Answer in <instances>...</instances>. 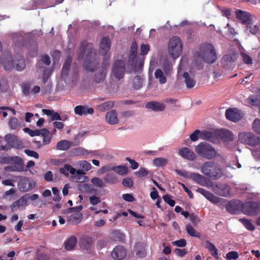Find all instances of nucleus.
Here are the masks:
<instances>
[{"mask_svg": "<svg viewBox=\"0 0 260 260\" xmlns=\"http://www.w3.org/2000/svg\"><path fill=\"white\" fill-rule=\"evenodd\" d=\"M201 172L212 180H217L223 175V171L220 165L214 161L204 163L201 167Z\"/></svg>", "mask_w": 260, "mask_h": 260, "instance_id": "f257e3e1", "label": "nucleus"}, {"mask_svg": "<svg viewBox=\"0 0 260 260\" xmlns=\"http://www.w3.org/2000/svg\"><path fill=\"white\" fill-rule=\"evenodd\" d=\"M4 69L10 71L13 68L18 71H21L25 68V60L23 56H19L14 62L12 56L9 52H5L2 63Z\"/></svg>", "mask_w": 260, "mask_h": 260, "instance_id": "f03ea898", "label": "nucleus"}, {"mask_svg": "<svg viewBox=\"0 0 260 260\" xmlns=\"http://www.w3.org/2000/svg\"><path fill=\"white\" fill-rule=\"evenodd\" d=\"M198 55L204 61L210 64L214 63L217 59L215 49L209 43H204L200 46Z\"/></svg>", "mask_w": 260, "mask_h": 260, "instance_id": "7ed1b4c3", "label": "nucleus"}, {"mask_svg": "<svg viewBox=\"0 0 260 260\" xmlns=\"http://www.w3.org/2000/svg\"><path fill=\"white\" fill-rule=\"evenodd\" d=\"M88 49V54L87 55L84 62V68L87 71L93 72L96 68V64L92 61H88V57L91 56L93 50L92 45L88 43L86 41H83L80 44L79 48V58H83L85 53L86 49Z\"/></svg>", "mask_w": 260, "mask_h": 260, "instance_id": "20e7f679", "label": "nucleus"}, {"mask_svg": "<svg viewBox=\"0 0 260 260\" xmlns=\"http://www.w3.org/2000/svg\"><path fill=\"white\" fill-rule=\"evenodd\" d=\"M195 151L200 156L208 159H212L216 155L215 149L210 144L204 142L195 147Z\"/></svg>", "mask_w": 260, "mask_h": 260, "instance_id": "39448f33", "label": "nucleus"}, {"mask_svg": "<svg viewBox=\"0 0 260 260\" xmlns=\"http://www.w3.org/2000/svg\"><path fill=\"white\" fill-rule=\"evenodd\" d=\"M168 50L170 56L174 58L178 57L182 51L181 40L178 37H173L169 41Z\"/></svg>", "mask_w": 260, "mask_h": 260, "instance_id": "423d86ee", "label": "nucleus"}, {"mask_svg": "<svg viewBox=\"0 0 260 260\" xmlns=\"http://www.w3.org/2000/svg\"><path fill=\"white\" fill-rule=\"evenodd\" d=\"M176 173L184 178H188L192 179L196 183L201 185H205L207 183V179L205 176L200 174L195 173H190L187 171H182L180 170H175Z\"/></svg>", "mask_w": 260, "mask_h": 260, "instance_id": "0eeeda50", "label": "nucleus"}, {"mask_svg": "<svg viewBox=\"0 0 260 260\" xmlns=\"http://www.w3.org/2000/svg\"><path fill=\"white\" fill-rule=\"evenodd\" d=\"M260 213V203L248 201L243 203V213L249 216H255Z\"/></svg>", "mask_w": 260, "mask_h": 260, "instance_id": "6e6552de", "label": "nucleus"}, {"mask_svg": "<svg viewBox=\"0 0 260 260\" xmlns=\"http://www.w3.org/2000/svg\"><path fill=\"white\" fill-rule=\"evenodd\" d=\"M125 73V63L122 60H117L113 64L112 73L118 80L122 79Z\"/></svg>", "mask_w": 260, "mask_h": 260, "instance_id": "1a4fd4ad", "label": "nucleus"}, {"mask_svg": "<svg viewBox=\"0 0 260 260\" xmlns=\"http://www.w3.org/2000/svg\"><path fill=\"white\" fill-rule=\"evenodd\" d=\"M239 137L241 143L249 146H255L260 142L259 138L251 133H240Z\"/></svg>", "mask_w": 260, "mask_h": 260, "instance_id": "9d476101", "label": "nucleus"}, {"mask_svg": "<svg viewBox=\"0 0 260 260\" xmlns=\"http://www.w3.org/2000/svg\"><path fill=\"white\" fill-rule=\"evenodd\" d=\"M243 203L240 200L231 201L227 203L225 208L229 213L237 214L241 212L243 213Z\"/></svg>", "mask_w": 260, "mask_h": 260, "instance_id": "9b49d317", "label": "nucleus"}, {"mask_svg": "<svg viewBox=\"0 0 260 260\" xmlns=\"http://www.w3.org/2000/svg\"><path fill=\"white\" fill-rule=\"evenodd\" d=\"M18 188L21 192H26L34 188L36 183L33 180L26 177H24L18 183Z\"/></svg>", "mask_w": 260, "mask_h": 260, "instance_id": "f8f14e48", "label": "nucleus"}, {"mask_svg": "<svg viewBox=\"0 0 260 260\" xmlns=\"http://www.w3.org/2000/svg\"><path fill=\"white\" fill-rule=\"evenodd\" d=\"M226 119L233 122H238L244 116V114L237 108L228 109L225 111Z\"/></svg>", "mask_w": 260, "mask_h": 260, "instance_id": "ddd939ff", "label": "nucleus"}, {"mask_svg": "<svg viewBox=\"0 0 260 260\" xmlns=\"http://www.w3.org/2000/svg\"><path fill=\"white\" fill-rule=\"evenodd\" d=\"M5 140L8 144L10 148L21 149L23 147V143L16 136L7 134L5 137Z\"/></svg>", "mask_w": 260, "mask_h": 260, "instance_id": "4468645a", "label": "nucleus"}, {"mask_svg": "<svg viewBox=\"0 0 260 260\" xmlns=\"http://www.w3.org/2000/svg\"><path fill=\"white\" fill-rule=\"evenodd\" d=\"M126 254V249L123 246L119 245L113 249L111 255L115 260H122L125 257Z\"/></svg>", "mask_w": 260, "mask_h": 260, "instance_id": "2eb2a0df", "label": "nucleus"}, {"mask_svg": "<svg viewBox=\"0 0 260 260\" xmlns=\"http://www.w3.org/2000/svg\"><path fill=\"white\" fill-rule=\"evenodd\" d=\"M93 242V240L91 237L84 236L80 239L79 244L82 249L88 251L90 253Z\"/></svg>", "mask_w": 260, "mask_h": 260, "instance_id": "dca6fc26", "label": "nucleus"}, {"mask_svg": "<svg viewBox=\"0 0 260 260\" xmlns=\"http://www.w3.org/2000/svg\"><path fill=\"white\" fill-rule=\"evenodd\" d=\"M197 191L204 196L208 200L210 201L213 204H218L221 202V199L214 196L211 192L202 188L197 189Z\"/></svg>", "mask_w": 260, "mask_h": 260, "instance_id": "f3484780", "label": "nucleus"}, {"mask_svg": "<svg viewBox=\"0 0 260 260\" xmlns=\"http://www.w3.org/2000/svg\"><path fill=\"white\" fill-rule=\"evenodd\" d=\"M29 199V194H25L22 197H21L19 200L14 202L10 205V209L12 212H13L14 210L26 206L27 205V202Z\"/></svg>", "mask_w": 260, "mask_h": 260, "instance_id": "a211bd4d", "label": "nucleus"}, {"mask_svg": "<svg viewBox=\"0 0 260 260\" xmlns=\"http://www.w3.org/2000/svg\"><path fill=\"white\" fill-rule=\"evenodd\" d=\"M231 188L226 184H219L215 187V192L219 196L228 197L230 194Z\"/></svg>", "mask_w": 260, "mask_h": 260, "instance_id": "6ab92c4d", "label": "nucleus"}, {"mask_svg": "<svg viewBox=\"0 0 260 260\" xmlns=\"http://www.w3.org/2000/svg\"><path fill=\"white\" fill-rule=\"evenodd\" d=\"M235 14L237 19L241 20L242 23L245 25L252 21L250 14L248 12L237 10L236 11Z\"/></svg>", "mask_w": 260, "mask_h": 260, "instance_id": "aec40b11", "label": "nucleus"}, {"mask_svg": "<svg viewBox=\"0 0 260 260\" xmlns=\"http://www.w3.org/2000/svg\"><path fill=\"white\" fill-rule=\"evenodd\" d=\"M145 107L153 111L161 112L165 109L166 105L162 103L152 101L147 103Z\"/></svg>", "mask_w": 260, "mask_h": 260, "instance_id": "412c9836", "label": "nucleus"}, {"mask_svg": "<svg viewBox=\"0 0 260 260\" xmlns=\"http://www.w3.org/2000/svg\"><path fill=\"white\" fill-rule=\"evenodd\" d=\"M111 46V41L108 37H103L101 41L100 46V53L102 55H106L109 50Z\"/></svg>", "mask_w": 260, "mask_h": 260, "instance_id": "4be33fe9", "label": "nucleus"}, {"mask_svg": "<svg viewBox=\"0 0 260 260\" xmlns=\"http://www.w3.org/2000/svg\"><path fill=\"white\" fill-rule=\"evenodd\" d=\"M8 163H11L15 165L13 171L21 172L23 169V160L22 158L19 156L11 157L9 160Z\"/></svg>", "mask_w": 260, "mask_h": 260, "instance_id": "5701e85b", "label": "nucleus"}, {"mask_svg": "<svg viewBox=\"0 0 260 260\" xmlns=\"http://www.w3.org/2000/svg\"><path fill=\"white\" fill-rule=\"evenodd\" d=\"M178 153L179 155H180L184 159L189 160H193L196 157L195 153L187 147H184L180 149L179 150Z\"/></svg>", "mask_w": 260, "mask_h": 260, "instance_id": "b1692460", "label": "nucleus"}, {"mask_svg": "<svg viewBox=\"0 0 260 260\" xmlns=\"http://www.w3.org/2000/svg\"><path fill=\"white\" fill-rule=\"evenodd\" d=\"M74 111L76 114L79 115L93 114L94 110L91 108H87V106L84 105H79L75 107Z\"/></svg>", "mask_w": 260, "mask_h": 260, "instance_id": "393cba45", "label": "nucleus"}, {"mask_svg": "<svg viewBox=\"0 0 260 260\" xmlns=\"http://www.w3.org/2000/svg\"><path fill=\"white\" fill-rule=\"evenodd\" d=\"M200 138L211 142H214L217 140V135L215 134V130L213 132L203 131L201 132Z\"/></svg>", "mask_w": 260, "mask_h": 260, "instance_id": "a878e982", "label": "nucleus"}, {"mask_svg": "<svg viewBox=\"0 0 260 260\" xmlns=\"http://www.w3.org/2000/svg\"><path fill=\"white\" fill-rule=\"evenodd\" d=\"M215 134L217 135V139L218 137L225 141H230L233 139V134L229 130L215 129Z\"/></svg>", "mask_w": 260, "mask_h": 260, "instance_id": "bb28decb", "label": "nucleus"}, {"mask_svg": "<svg viewBox=\"0 0 260 260\" xmlns=\"http://www.w3.org/2000/svg\"><path fill=\"white\" fill-rule=\"evenodd\" d=\"M9 127L13 130H19L24 125L22 121L19 120L15 117H11L8 121Z\"/></svg>", "mask_w": 260, "mask_h": 260, "instance_id": "cd10ccee", "label": "nucleus"}, {"mask_svg": "<svg viewBox=\"0 0 260 260\" xmlns=\"http://www.w3.org/2000/svg\"><path fill=\"white\" fill-rule=\"evenodd\" d=\"M106 121L110 124H115L118 123L117 112L115 110H112L107 112L106 115Z\"/></svg>", "mask_w": 260, "mask_h": 260, "instance_id": "c85d7f7f", "label": "nucleus"}, {"mask_svg": "<svg viewBox=\"0 0 260 260\" xmlns=\"http://www.w3.org/2000/svg\"><path fill=\"white\" fill-rule=\"evenodd\" d=\"M135 249L137 256L141 258L146 256L145 244L144 243H137L135 246Z\"/></svg>", "mask_w": 260, "mask_h": 260, "instance_id": "c756f323", "label": "nucleus"}, {"mask_svg": "<svg viewBox=\"0 0 260 260\" xmlns=\"http://www.w3.org/2000/svg\"><path fill=\"white\" fill-rule=\"evenodd\" d=\"M205 247L208 250L211 254L215 258H219L218 250L215 246L209 240H206L205 242Z\"/></svg>", "mask_w": 260, "mask_h": 260, "instance_id": "7c9ffc66", "label": "nucleus"}, {"mask_svg": "<svg viewBox=\"0 0 260 260\" xmlns=\"http://www.w3.org/2000/svg\"><path fill=\"white\" fill-rule=\"evenodd\" d=\"M60 172L64 175L65 176L69 175L70 173L72 175H74L76 172L77 174L80 175L81 174V172L79 170L76 171V169L72 167L71 165L66 164L63 168L60 169Z\"/></svg>", "mask_w": 260, "mask_h": 260, "instance_id": "2f4dec72", "label": "nucleus"}, {"mask_svg": "<svg viewBox=\"0 0 260 260\" xmlns=\"http://www.w3.org/2000/svg\"><path fill=\"white\" fill-rule=\"evenodd\" d=\"M83 216L80 213H75L71 215L68 218V222L72 224H78L82 220Z\"/></svg>", "mask_w": 260, "mask_h": 260, "instance_id": "473e14b6", "label": "nucleus"}, {"mask_svg": "<svg viewBox=\"0 0 260 260\" xmlns=\"http://www.w3.org/2000/svg\"><path fill=\"white\" fill-rule=\"evenodd\" d=\"M259 28L257 25L254 24L252 21L246 24L245 32L248 35H256L258 31Z\"/></svg>", "mask_w": 260, "mask_h": 260, "instance_id": "72a5a7b5", "label": "nucleus"}, {"mask_svg": "<svg viewBox=\"0 0 260 260\" xmlns=\"http://www.w3.org/2000/svg\"><path fill=\"white\" fill-rule=\"evenodd\" d=\"M71 62L72 59L70 57H68L64 61L61 71V78L64 79L67 77Z\"/></svg>", "mask_w": 260, "mask_h": 260, "instance_id": "f704fd0d", "label": "nucleus"}, {"mask_svg": "<svg viewBox=\"0 0 260 260\" xmlns=\"http://www.w3.org/2000/svg\"><path fill=\"white\" fill-rule=\"evenodd\" d=\"M77 240L75 236H71L64 242V248L67 250H72L77 244Z\"/></svg>", "mask_w": 260, "mask_h": 260, "instance_id": "c9c22d12", "label": "nucleus"}, {"mask_svg": "<svg viewBox=\"0 0 260 260\" xmlns=\"http://www.w3.org/2000/svg\"><path fill=\"white\" fill-rule=\"evenodd\" d=\"M72 143L67 140H61L57 142L56 149L59 150H67L72 146Z\"/></svg>", "mask_w": 260, "mask_h": 260, "instance_id": "e433bc0d", "label": "nucleus"}, {"mask_svg": "<svg viewBox=\"0 0 260 260\" xmlns=\"http://www.w3.org/2000/svg\"><path fill=\"white\" fill-rule=\"evenodd\" d=\"M183 77L184 78V82L188 88H191L194 86L196 81L189 76L187 72H185L183 73Z\"/></svg>", "mask_w": 260, "mask_h": 260, "instance_id": "4c0bfd02", "label": "nucleus"}, {"mask_svg": "<svg viewBox=\"0 0 260 260\" xmlns=\"http://www.w3.org/2000/svg\"><path fill=\"white\" fill-rule=\"evenodd\" d=\"M42 112L44 114L48 115L51 116V120H61V118L59 114L57 112H54L53 111L50 110L49 109H43Z\"/></svg>", "mask_w": 260, "mask_h": 260, "instance_id": "58836bf2", "label": "nucleus"}, {"mask_svg": "<svg viewBox=\"0 0 260 260\" xmlns=\"http://www.w3.org/2000/svg\"><path fill=\"white\" fill-rule=\"evenodd\" d=\"M112 170L121 176H124L128 172V168L125 166H115L113 167Z\"/></svg>", "mask_w": 260, "mask_h": 260, "instance_id": "ea45409f", "label": "nucleus"}, {"mask_svg": "<svg viewBox=\"0 0 260 260\" xmlns=\"http://www.w3.org/2000/svg\"><path fill=\"white\" fill-rule=\"evenodd\" d=\"M154 77L156 79H158L160 84H164L167 82V78L164 76L161 70L156 69L154 72Z\"/></svg>", "mask_w": 260, "mask_h": 260, "instance_id": "a19ab883", "label": "nucleus"}, {"mask_svg": "<svg viewBox=\"0 0 260 260\" xmlns=\"http://www.w3.org/2000/svg\"><path fill=\"white\" fill-rule=\"evenodd\" d=\"M185 229L187 234L191 237H194L198 238L200 237V233L196 231L189 223L186 225Z\"/></svg>", "mask_w": 260, "mask_h": 260, "instance_id": "79ce46f5", "label": "nucleus"}, {"mask_svg": "<svg viewBox=\"0 0 260 260\" xmlns=\"http://www.w3.org/2000/svg\"><path fill=\"white\" fill-rule=\"evenodd\" d=\"M168 162L167 159L163 157L155 158L153 160V164L156 167L165 166Z\"/></svg>", "mask_w": 260, "mask_h": 260, "instance_id": "37998d69", "label": "nucleus"}, {"mask_svg": "<svg viewBox=\"0 0 260 260\" xmlns=\"http://www.w3.org/2000/svg\"><path fill=\"white\" fill-rule=\"evenodd\" d=\"M142 82L140 76H135L133 80V87L135 89H139L142 86Z\"/></svg>", "mask_w": 260, "mask_h": 260, "instance_id": "c03bdc74", "label": "nucleus"}, {"mask_svg": "<svg viewBox=\"0 0 260 260\" xmlns=\"http://www.w3.org/2000/svg\"><path fill=\"white\" fill-rule=\"evenodd\" d=\"M105 181L110 184H115L117 181V179L115 174L108 173L104 178Z\"/></svg>", "mask_w": 260, "mask_h": 260, "instance_id": "a18cd8bd", "label": "nucleus"}, {"mask_svg": "<svg viewBox=\"0 0 260 260\" xmlns=\"http://www.w3.org/2000/svg\"><path fill=\"white\" fill-rule=\"evenodd\" d=\"M106 76V72L104 69H102V71H100V72H98L95 75L94 81L96 83H101L103 82Z\"/></svg>", "mask_w": 260, "mask_h": 260, "instance_id": "49530a36", "label": "nucleus"}, {"mask_svg": "<svg viewBox=\"0 0 260 260\" xmlns=\"http://www.w3.org/2000/svg\"><path fill=\"white\" fill-rule=\"evenodd\" d=\"M112 236L114 241H122L125 238L124 235L118 230L114 231L112 233Z\"/></svg>", "mask_w": 260, "mask_h": 260, "instance_id": "de8ad7c7", "label": "nucleus"}, {"mask_svg": "<svg viewBox=\"0 0 260 260\" xmlns=\"http://www.w3.org/2000/svg\"><path fill=\"white\" fill-rule=\"evenodd\" d=\"M91 182L95 187L99 188H103L105 186V184L103 180L98 177H94L91 179Z\"/></svg>", "mask_w": 260, "mask_h": 260, "instance_id": "09e8293b", "label": "nucleus"}, {"mask_svg": "<svg viewBox=\"0 0 260 260\" xmlns=\"http://www.w3.org/2000/svg\"><path fill=\"white\" fill-rule=\"evenodd\" d=\"M114 106L113 102L111 101L106 102L99 106L100 109L102 111H106L111 108Z\"/></svg>", "mask_w": 260, "mask_h": 260, "instance_id": "8fccbe9b", "label": "nucleus"}, {"mask_svg": "<svg viewBox=\"0 0 260 260\" xmlns=\"http://www.w3.org/2000/svg\"><path fill=\"white\" fill-rule=\"evenodd\" d=\"M240 220L242 222L243 224L248 230L252 231L254 230L255 228L254 225L252 224L250 220H248L246 218H243L240 219Z\"/></svg>", "mask_w": 260, "mask_h": 260, "instance_id": "3c124183", "label": "nucleus"}, {"mask_svg": "<svg viewBox=\"0 0 260 260\" xmlns=\"http://www.w3.org/2000/svg\"><path fill=\"white\" fill-rule=\"evenodd\" d=\"M239 257V254L237 251H232L229 252L225 256L226 260H236Z\"/></svg>", "mask_w": 260, "mask_h": 260, "instance_id": "603ef678", "label": "nucleus"}, {"mask_svg": "<svg viewBox=\"0 0 260 260\" xmlns=\"http://www.w3.org/2000/svg\"><path fill=\"white\" fill-rule=\"evenodd\" d=\"M52 190L54 195L53 200L55 202L60 201L61 198L59 195V190L56 187H53L52 188Z\"/></svg>", "mask_w": 260, "mask_h": 260, "instance_id": "864d4df0", "label": "nucleus"}, {"mask_svg": "<svg viewBox=\"0 0 260 260\" xmlns=\"http://www.w3.org/2000/svg\"><path fill=\"white\" fill-rule=\"evenodd\" d=\"M252 129L256 133L260 135V119L256 118L252 124Z\"/></svg>", "mask_w": 260, "mask_h": 260, "instance_id": "5fc2aeb1", "label": "nucleus"}, {"mask_svg": "<svg viewBox=\"0 0 260 260\" xmlns=\"http://www.w3.org/2000/svg\"><path fill=\"white\" fill-rule=\"evenodd\" d=\"M8 89V84L6 79H2L0 81V89L2 92H6Z\"/></svg>", "mask_w": 260, "mask_h": 260, "instance_id": "6e6d98bb", "label": "nucleus"}, {"mask_svg": "<svg viewBox=\"0 0 260 260\" xmlns=\"http://www.w3.org/2000/svg\"><path fill=\"white\" fill-rule=\"evenodd\" d=\"M163 199L164 201L168 204L171 207H174L175 204V202L174 200H172L171 196L168 194H166L163 196Z\"/></svg>", "mask_w": 260, "mask_h": 260, "instance_id": "4d7b16f0", "label": "nucleus"}, {"mask_svg": "<svg viewBox=\"0 0 260 260\" xmlns=\"http://www.w3.org/2000/svg\"><path fill=\"white\" fill-rule=\"evenodd\" d=\"M172 244L177 247H184L186 245V241L184 239H180L179 240L172 242Z\"/></svg>", "mask_w": 260, "mask_h": 260, "instance_id": "13d9d810", "label": "nucleus"}, {"mask_svg": "<svg viewBox=\"0 0 260 260\" xmlns=\"http://www.w3.org/2000/svg\"><path fill=\"white\" fill-rule=\"evenodd\" d=\"M122 185L126 187H131L133 185V181L130 178H124L122 180Z\"/></svg>", "mask_w": 260, "mask_h": 260, "instance_id": "bf43d9fd", "label": "nucleus"}, {"mask_svg": "<svg viewBox=\"0 0 260 260\" xmlns=\"http://www.w3.org/2000/svg\"><path fill=\"white\" fill-rule=\"evenodd\" d=\"M150 50V46L148 44H142L141 46V54L142 55H146Z\"/></svg>", "mask_w": 260, "mask_h": 260, "instance_id": "052dcab7", "label": "nucleus"}, {"mask_svg": "<svg viewBox=\"0 0 260 260\" xmlns=\"http://www.w3.org/2000/svg\"><path fill=\"white\" fill-rule=\"evenodd\" d=\"M24 152L27 155L29 156L33 157L35 158H39V154L35 151L30 150L29 149H25L24 150Z\"/></svg>", "mask_w": 260, "mask_h": 260, "instance_id": "680f3d73", "label": "nucleus"}, {"mask_svg": "<svg viewBox=\"0 0 260 260\" xmlns=\"http://www.w3.org/2000/svg\"><path fill=\"white\" fill-rule=\"evenodd\" d=\"M13 42L15 43V45H16L17 44L19 45V44L20 45H22L21 42L19 43V42L22 41L23 40V38L18 34H15L13 35Z\"/></svg>", "mask_w": 260, "mask_h": 260, "instance_id": "e2e57ef3", "label": "nucleus"}, {"mask_svg": "<svg viewBox=\"0 0 260 260\" xmlns=\"http://www.w3.org/2000/svg\"><path fill=\"white\" fill-rule=\"evenodd\" d=\"M125 159L129 162L131 164V168L132 169L135 170L138 168L139 164L134 159H131L129 157H126Z\"/></svg>", "mask_w": 260, "mask_h": 260, "instance_id": "0e129e2a", "label": "nucleus"}, {"mask_svg": "<svg viewBox=\"0 0 260 260\" xmlns=\"http://www.w3.org/2000/svg\"><path fill=\"white\" fill-rule=\"evenodd\" d=\"M199 134L201 135V131L200 130H196L192 133L190 136V138L192 141H196L199 139Z\"/></svg>", "mask_w": 260, "mask_h": 260, "instance_id": "69168bd1", "label": "nucleus"}, {"mask_svg": "<svg viewBox=\"0 0 260 260\" xmlns=\"http://www.w3.org/2000/svg\"><path fill=\"white\" fill-rule=\"evenodd\" d=\"M80 166L82 167V169L86 171H89L91 168V165L86 160L81 161Z\"/></svg>", "mask_w": 260, "mask_h": 260, "instance_id": "338daca9", "label": "nucleus"}, {"mask_svg": "<svg viewBox=\"0 0 260 260\" xmlns=\"http://www.w3.org/2000/svg\"><path fill=\"white\" fill-rule=\"evenodd\" d=\"M189 220L194 225H197L200 221L198 217L193 213L190 214Z\"/></svg>", "mask_w": 260, "mask_h": 260, "instance_id": "774afa93", "label": "nucleus"}]
</instances>
